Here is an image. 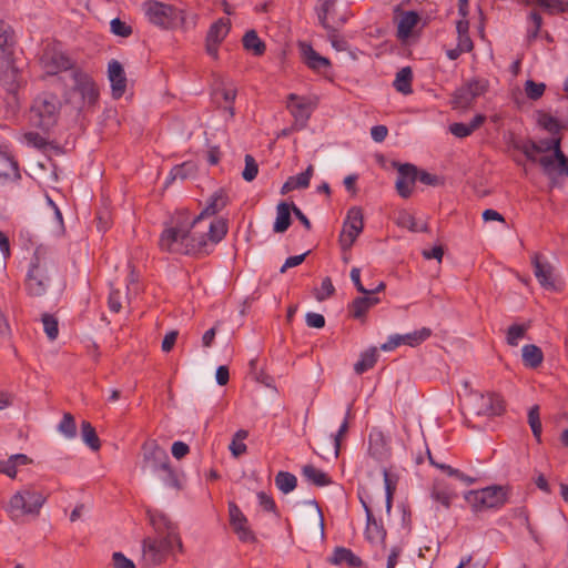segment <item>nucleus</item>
Instances as JSON below:
<instances>
[{
  "instance_id": "obj_1",
  "label": "nucleus",
  "mask_w": 568,
  "mask_h": 568,
  "mask_svg": "<svg viewBox=\"0 0 568 568\" xmlns=\"http://www.w3.org/2000/svg\"><path fill=\"white\" fill-rule=\"evenodd\" d=\"M186 213L179 214L172 226L163 230L159 245L162 251L186 255L207 254L204 235H197V229L193 227Z\"/></svg>"
},
{
  "instance_id": "obj_2",
  "label": "nucleus",
  "mask_w": 568,
  "mask_h": 568,
  "mask_svg": "<svg viewBox=\"0 0 568 568\" xmlns=\"http://www.w3.org/2000/svg\"><path fill=\"white\" fill-rule=\"evenodd\" d=\"M57 274V265L44 247H37L30 263L24 286L29 296H43Z\"/></svg>"
},
{
  "instance_id": "obj_3",
  "label": "nucleus",
  "mask_w": 568,
  "mask_h": 568,
  "mask_svg": "<svg viewBox=\"0 0 568 568\" xmlns=\"http://www.w3.org/2000/svg\"><path fill=\"white\" fill-rule=\"evenodd\" d=\"M61 100L52 92H42L38 94L30 106V121L42 130H49L58 123Z\"/></svg>"
},
{
  "instance_id": "obj_4",
  "label": "nucleus",
  "mask_w": 568,
  "mask_h": 568,
  "mask_svg": "<svg viewBox=\"0 0 568 568\" xmlns=\"http://www.w3.org/2000/svg\"><path fill=\"white\" fill-rule=\"evenodd\" d=\"M45 501L47 496L29 485L12 495L6 506V510L11 519L18 520L27 515L38 516Z\"/></svg>"
},
{
  "instance_id": "obj_5",
  "label": "nucleus",
  "mask_w": 568,
  "mask_h": 568,
  "mask_svg": "<svg viewBox=\"0 0 568 568\" xmlns=\"http://www.w3.org/2000/svg\"><path fill=\"white\" fill-rule=\"evenodd\" d=\"M508 486L493 485L478 490H470L465 495L466 501L474 511L501 508L509 498Z\"/></svg>"
},
{
  "instance_id": "obj_6",
  "label": "nucleus",
  "mask_w": 568,
  "mask_h": 568,
  "mask_svg": "<svg viewBox=\"0 0 568 568\" xmlns=\"http://www.w3.org/2000/svg\"><path fill=\"white\" fill-rule=\"evenodd\" d=\"M144 468L158 474L161 470L169 471V481L176 485V473L172 468L169 455L156 440H148L142 445Z\"/></svg>"
},
{
  "instance_id": "obj_7",
  "label": "nucleus",
  "mask_w": 568,
  "mask_h": 568,
  "mask_svg": "<svg viewBox=\"0 0 568 568\" xmlns=\"http://www.w3.org/2000/svg\"><path fill=\"white\" fill-rule=\"evenodd\" d=\"M143 10L148 20L163 29H172L182 20V12L169 3L149 0L143 3Z\"/></svg>"
},
{
  "instance_id": "obj_8",
  "label": "nucleus",
  "mask_w": 568,
  "mask_h": 568,
  "mask_svg": "<svg viewBox=\"0 0 568 568\" xmlns=\"http://www.w3.org/2000/svg\"><path fill=\"white\" fill-rule=\"evenodd\" d=\"M467 405L469 414L478 417L491 418L505 412L504 399L495 393H474L469 396Z\"/></svg>"
},
{
  "instance_id": "obj_9",
  "label": "nucleus",
  "mask_w": 568,
  "mask_h": 568,
  "mask_svg": "<svg viewBox=\"0 0 568 568\" xmlns=\"http://www.w3.org/2000/svg\"><path fill=\"white\" fill-rule=\"evenodd\" d=\"M0 84L14 99L18 92L27 84L22 71L17 65L14 53L0 60Z\"/></svg>"
},
{
  "instance_id": "obj_10",
  "label": "nucleus",
  "mask_w": 568,
  "mask_h": 568,
  "mask_svg": "<svg viewBox=\"0 0 568 568\" xmlns=\"http://www.w3.org/2000/svg\"><path fill=\"white\" fill-rule=\"evenodd\" d=\"M488 89L486 80L473 79L453 93L452 104L455 109H466Z\"/></svg>"
},
{
  "instance_id": "obj_11",
  "label": "nucleus",
  "mask_w": 568,
  "mask_h": 568,
  "mask_svg": "<svg viewBox=\"0 0 568 568\" xmlns=\"http://www.w3.org/2000/svg\"><path fill=\"white\" fill-rule=\"evenodd\" d=\"M286 108L291 115L294 118V125L298 129H303L313 110L316 108V102L306 97H301L295 93L287 95Z\"/></svg>"
},
{
  "instance_id": "obj_12",
  "label": "nucleus",
  "mask_w": 568,
  "mask_h": 568,
  "mask_svg": "<svg viewBox=\"0 0 568 568\" xmlns=\"http://www.w3.org/2000/svg\"><path fill=\"white\" fill-rule=\"evenodd\" d=\"M40 64L49 75H54L67 70L73 71L74 69L73 62L65 53L50 48L43 51L40 58Z\"/></svg>"
},
{
  "instance_id": "obj_13",
  "label": "nucleus",
  "mask_w": 568,
  "mask_h": 568,
  "mask_svg": "<svg viewBox=\"0 0 568 568\" xmlns=\"http://www.w3.org/2000/svg\"><path fill=\"white\" fill-rule=\"evenodd\" d=\"M71 75L74 91L81 94L84 102L93 105L99 98V91L92 78L79 69H73Z\"/></svg>"
},
{
  "instance_id": "obj_14",
  "label": "nucleus",
  "mask_w": 568,
  "mask_h": 568,
  "mask_svg": "<svg viewBox=\"0 0 568 568\" xmlns=\"http://www.w3.org/2000/svg\"><path fill=\"white\" fill-rule=\"evenodd\" d=\"M398 176L396 180V191L403 199H408L413 193V187L417 181V168L410 163L397 164Z\"/></svg>"
},
{
  "instance_id": "obj_15",
  "label": "nucleus",
  "mask_w": 568,
  "mask_h": 568,
  "mask_svg": "<svg viewBox=\"0 0 568 568\" xmlns=\"http://www.w3.org/2000/svg\"><path fill=\"white\" fill-rule=\"evenodd\" d=\"M229 515L230 524L239 539L244 542H254L256 538L247 525V518L235 503L229 504Z\"/></svg>"
},
{
  "instance_id": "obj_16",
  "label": "nucleus",
  "mask_w": 568,
  "mask_h": 568,
  "mask_svg": "<svg viewBox=\"0 0 568 568\" xmlns=\"http://www.w3.org/2000/svg\"><path fill=\"white\" fill-rule=\"evenodd\" d=\"M230 31V21L220 19L214 22L206 36V52L214 59H217L219 44L224 40Z\"/></svg>"
},
{
  "instance_id": "obj_17",
  "label": "nucleus",
  "mask_w": 568,
  "mask_h": 568,
  "mask_svg": "<svg viewBox=\"0 0 568 568\" xmlns=\"http://www.w3.org/2000/svg\"><path fill=\"white\" fill-rule=\"evenodd\" d=\"M359 499H361V503H362L363 508L366 514L365 536H366L367 540L373 544H377V542L385 544V539H386V535H387L386 529L384 528L382 523H378L376 520V518L374 517L373 511L369 508V506L367 505V503L363 498H359Z\"/></svg>"
},
{
  "instance_id": "obj_18",
  "label": "nucleus",
  "mask_w": 568,
  "mask_h": 568,
  "mask_svg": "<svg viewBox=\"0 0 568 568\" xmlns=\"http://www.w3.org/2000/svg\"><path fill=\"white\" fill-rule=\"evenodd\" d=\"M531 264L534 266V274L539 284L546 290H556L554 266L547 261H541V255L537 253L534 254Z\"/></svg>"
},
{
  "instance_id": "obj_19",
  "label": "nucleus",
  "mask_w": 568,
  "mask_h": 568,
  "mask_svg": "<svg viewBox=\"0 0 568 568\" xmlns=\"http://www.w3.org/2000/svg\"><path fill=\"white\" fill-rule=\"evenodd\" d=\"M230 202V197L224 190L216 191L211 197L206 207L199 216L192 220L193 227H200L203 223L204 216H212L222 211Z\"/></svg>"
},
{
  "instance_id": "obj_20",
  "label": "nucleus",
  "mask_w": 568,
  "mask_h": 568,
  "mask_svg": "<svg viewBox=\"0 0 568 568\" xmlns=\"http://www.w3.org/2000/svg\"><path fill=\"white\" fill-rule=\"evenodd\" d=\"M108 74L111 82L113 98H121L126 90V77L122 64L118 60L110 61L108 65Z\"/></svg>"
},
{
  "instance_id": "obj_21",
  "label": "nucleus",
  "mask_w": 568,
  "mask_h": 568,
  "mask_svg": "<svg viewBox=\"0 0 568 568\" xmlns=\"http://www.w3.org/2000/svg\"><path fill=\"white\" fill-rule=\"evenodd\" d=\"M227 233V224L224 219H216L211 221L209 224L202 223L197 229V235H204V240L212 242L213 244L219 243Z\"/></svg>"
},
{
  "instance_id": "obj_22",
  "label": "nucleus",
  "mask_w": 568,
  "mask_h": 568,
  "mask_svg": "<svg viewBox=\"0 0 568 568\" xmlns=\"http://www.w3.org/2000/svg\"><path fill=\"white\" fill-rule=\"evenodd\" d=\"M303 62L312 70L322 72L329 68L331 62L327 58L317 53L311 44L300 43Z\"/></svg>"
},
{
  "instance_id": "obj_23",
  "label": "nucleus",
  "mask_w": 568,
  "mask_h": 568,
  "mask_svg": "<svg viewBox=\"0 0 568 568\" xmlns=\"http://www.w3.org/2000/svg\"><path fill=\"white\" fill-rule=\"evenodd\" d=\"M165 555V551L156 539L148 538L143 540V560L148 566L161 564Z\"/></svg>"
},
{
  "instance_id": "obj_24",
  "label": "nucleus",
  "mask_w": 568,
  "mask_h": 568,
  "mask_svg": "<svg viewBox=\"0 0 568 568\" xmlns=\"http://www.w3.org/2000/svg\"><path fill=\"white\" fill-rule=\"evenodd\" d=\"M336 2L337 0H318L316 7L317 18L321 26L326 30H331V26L336 22Z\"/></svg>"
},
{
  "instance_id": "obj_25",
  "label": "nucleus",
  "mask_w": 568,
  "mask_h": 568,
  "mask_svg": "<svg viewBox=\"0 0 568 568\" xmlns=\"http://www.w3.org/2000/svg\"><path fill=\"white\" fill-rule=\"evenodd\" d=\"M486 121V116L484 114H477L473 118L470 123H462L456 122L449 125V132L455 135L456 138H467L474 131L479 129L484 122Z\"/></svg>"
},
{
  "instance_id": "obj_26",
  "label": "nucleus",
  "mask_w": 568,
  "mask_h": 568,
  "mask_svg": "<svg viewBox=\"0 0 568 568\" xmlns=\"http://www.w3.org/2000/svg\"><path fill=\"white\" fill-rule=\"evenodd\" d=\"M313 172V165L310 164L304 172L297 174L296 176H290L286 180V182L282 185L281 194H287L288 192L295 189L308 187Z\"/></svg>"
},
{
  "instance_id": "obj_27",
  "label": "nucleus",
  "mask_w": 568,
  "mask_h": 568,
  "mask_svg": "<svg viewBox=\"0 0 568 568\" xmlns=\"http://www.w3.org/2000/svg\"><path fill=\"white\" fill-rule=\"evenodd\" d=\"M379 303V298L373 295L356 297L348 307L351 316L354 318L365 317L368 310Z\"/></svg>"
},
{
  "instance_id": "obj_28",
  "label": "nucleus",
  "mask_w": 568,
  "mask_h": 568,
  "mask_svg": "<svg viewBox=\"0 0 568 568\" xmlns=\"http://www.w3.org/2000/svg\"><path fill=\"white\" fill-rule=\"evenodd\" d=\"M419 21V16L415 11L403 12L397 24V38L406 40L410 37L413 29Z\"/></svg>"
},
{
  "instance_id": "obj_29",
  "label": "nucleus",
  "mask_w": 568,
  "mask_h": 568,
  "mask_svg": "<svg viewBox=\"0 0 568 568\" xmlns=\"http://www.w3.org/2000/svg\"><path fill=\"white\" fill-rule=\"evenodd\" d=\"M14 53L13 32L8 23L0 20V60Z\"/></svg>"
},
{
  "instance_id": "obj_30",
  "label": "nucleus",
  "mask_w": 568,
  "mask_h": 568,
  "mask_svg": "<svg viewBox=\"0 0 568 568\" xmlns=\"http://www.w3.org/2000/svg\"><path fill=\"white\" fill-rule=\"evenodd\" d=\"M329 562L333 565L346 564L349 567H361L363 564L358 556L345 547H336L333 551V556L329 559Z\"/></svg>"
},
{
  "instance_id": "obj_31",
  "label": "nucleus",
  "mask_w": 568,
  "mask_h": 568,
  "mask_svg": "<svg viewBox=\"0 0 568 568\" xmlns=\"http://www.w3.org/2000/svg\"><path fill=\"white\" fill-rule=\"evenodd\" d=\"M292 204L280 202L276 206V220L273 225L275 233L285 232L291 225Z\"/></svg>"
},
{
  "instance_id": "obj_32",
  "label": "nucleus",
  "mask_w": 568,
  "mask_h": 568,
  "mask_svg": "<svg viewBox=\"0 0 568 568\" xmlns=\"http://www.w3.org/2000/svg\"><path fill=\"white\" fill-rule=\"evenodd\" d=\"M165 525H166V529H168L166 535H165V537H163L162 539H160L158 541L161 544L165 554L173 551L174 547H178L179 551L182 552L183 545H182L180 535L176 531L175 526L170 521L165 523Z\"/></svg>"
},
{
  "instance_id": "obj_33",
  "label": "nucleus",
  "mask_w": 568,
  "mask_h": 568,
  "mask_svg": "<svg viewBox=\"0 0 568 568\" xmlns=\"http://www.w3.org/2000/svg\"><path fill=\"white\" fill-rule=\"evenodd\" d=\"M521 357L526 367L537 368L544 361V353L537 345L528 344L523 347Z\"/></svg>"
},
{
  "instance_id": "obj_34",
  "label": "nucleus",
  "mask_w": 568,
  "mask_h": 568,
  "mask_svg": "<svg viewBox=\"0 0 568 568\" xmlns=\"http://www.w3.org/2000/svg\"><path fill=\"white\" fill-rule=\"evenodd\" d=\"M456 496V493L453 489H450L445 483L437 480L434 484L432 497L434 500L443 505L445 508L448 509L450 507L452 500Z\"/></svg>"
},
{
  "instance_id": "obj_35",
  "label": "nucleus",
  "mask_w": 568,
  "mask_h": 568,
  "mask_svg": "<svg viewBox=\"0 0 568 568\" xmlns=\"http://www.w3.org/2000/svg\"><path fill=\"white\" fill-rule=\"evenodd\" d=\"M302 475L308 483L317 487H323L332 484L329 476L323 470L317 469L313 465H305L302 468Z\"/></svg>"
},
{
  "instance_id": "obj_36",
  "label": "nucleus",
  "mask_w": 568,
  "mask_h": 568,
  "mask_svg": "<svg viewBox=\"0 0 568 568\" xmlns=\"http://www.w3.org/2000/svg\"><path fill=\"white\" fill-rule=\"evenodd\" d=\"M242 42L244 49L251 51L256 57L263 55L266 50L265 43L258 38L255 30L246 31Z\"/></svg>"
},
{
  "instance_id": "obj_37",
  "label": "nucleus",
  "mask_w": 568,
  "mask_h": 568,
  "mask_svg": "<svg viewBox=\"0 0 568 568\" xmlns=\"http://www.w3.org/2000/svg\"><path fill=\"white\" fill-rule=\"evenodd\" d=\"M378 358L376 347H372L365 352H363L359 356V359L354 364V371L357 375H362L365 372L372 369Z\"/></svg>"
},
{
  "instance_id": "obj_38",
  "label": "nucleus",
  "mask_w": 568,
  "mask_h": 568,
  "mask_svg": "<svg viewBox=\"0 0 568 568\" xmlns=\"http://www.w3.org/2000/svg\"><path fill=\"white\" fill-rule=\"evenodd\" d=\"M513 148L523 152L527 160L532 163L538 162L537 154L542 152V148L532 140L513 141Z\"/></svg>"
},
{
  "instance_id": "obj_39",
  "label": "nucleus",
  "mask_w": 568,
  "mask_h": 568,
  "mask_svg": "<svg viewBox=\"0 0 568 568\" xmlns=\"http://www.w3.org/2000/svg\"><path fill=\"white\" fill-rule=\"evenodd\" d=\"M413 72L409 67L402 68L397 73L394 81L395 89L403 93L409 94L412 90Z\"/></svg>"
},
{
  "instance_id": "obj_40",
  "label": "nucleus",
  "mask_w": 568,
  "mask_h": 568,
  "mask_svg": "<svg viewBox=\"0 0 568 568\" xmlns=\"http://www.w3.org/2000/svg\"><path fill=\"white\" fill-rule=\"evenodd\" d=\"M554 153H555L554 156H541L538 160V163L544 169L545 173L548 175L551 173V170L555 169V164L557 162H560V160H568L565 156V154L562 153V151L560 150V140L559 139H556L554 141Z\"/></svg>"
},
{
  "instance_id": "obj_41",
  "label": "nucleus",
  "mask_w": 568,
  "mask_h": 568,
  "mask_svg": "<svg viewBox=\"0 0 568 568\" xmlns=\"http://www.w3.org/2000/svg\"><path fill=\"white\" fill-rule=\"evenodd\" d=\"M215 95H221L227 105L225 106V110L230 113L231 116L234 115V108L233 102L236 98L237 90L233 84H225L221 82L216 89H215Z\"/></svg>"
},
{
  "instance_id": "obj_42",
  "label": "nucleus",
  "mask_w": 568,
  "mask_h": 568,
  "mask_svg": "<svg viewBox=\"0 0 568 568\" xmlns=\"http://www.w3.org/2000/svg\"><path fill=\"white\" fill-rule=\"evenodd\" d=\"M81 436L83 442L94 452L99 450L101 447L100 439L95 432V428L88 420H83L81 423Z\"/></svg>"
},
{
  "instance_id": "obj_43",
  "label": "nucleus",
  "mask_w": 568,
  "mask_h": 568,
  "mask_svg": "<svg viewBox=\"0 0 568 568\" xmlns=\"http://www.w3.org/2000/svg\"><path fill=\"white\" fill-rule=\"evenodd\" d=\"M385 493H386V511L389 514L393 505V497L397 487L398 477L390 474L386 468L383 469Z\"/></svg>"
},
{
  "instance_id": "obj_44",
  "label": "nucleus",
  "mask_w": 568,
  "mask_h": 568,
  "mask_svg": "<svg viewBox=\"0 0 568 568\" xmlns=\"http://www.w3.org/2000/svg\"><path fill=\"white\" fill-rule=\"evenodd\" d=\"M275 485L283 494H288L296 488L297 478L288 471H278L275 476Z\"/></svg>"
},
{
  "instance_id": "obj_45",
  "label": "nucleus",
  "mask_w": 568,
  "mask_h": 568,
  "mask_svg": "<svg viewBox=\"0 0 568 568\" xmlns=\"http://www.w3.org/2000/svg\"><path fill=\"white\" fill-rule=\"evenodd\" d=\"M530 328V323L524 324H513L508 327L506 334L507 344L510 346H517L519 339L524 338L528 329Z\"/></svg>"
},
{
  "instance_id": "obj_46",
  "label": "nucleus",
  "mask_w": 568,
  "mask_h": 568,
  "mask_svg": "<svg viewBox=\"0 0 568 568\" xmlns=\"http://www.w3.org/2000/svg\"><path fill=\"white\" fill-rule=\"evenodd\" d=\"M432 335V329L428 327H423L420 329L414 331L412 333H407L402 335L404 345H408L410 347H415L420 345Z\"/></svg>"
},
{
  "instance_id": "obj_47",
  "label": "nucleus",
  "mask_w": 568,
  "mask_h": 568,
  "mask_svg": "<svg viewBox=\"0 0 568 568\" xmlns=\"http://www.w3.org/2000/svg\"><path fill=\"white\" fill-rule=\"evenodd\" d=\"M247 436L248 432L245 429H240L234 434L229 448L235 458L242 456L246 452L247 447L244 440L247 438Z\"/></svg>"
},
{
  "instance_id": "obj_48",
  "label": "nucleus",
  "mask_w": 568,
  "mask_h": 568,
  "mask_svg": "<svg viewBox=\"0 0 568 568\" xmlns=\"http://www.w3.org/2000/svg\"><path fill=\"white\" fill-rule=\"evenodd\" d=\"M344 225L353 229L354 231L363 232L364 217L362 210L357 206L349 209Z\"/></svg>"
},
{
  "instance_id": "obj_49",
  "label": "nucleus",
  "mask_w": 568,
  "mask_h": 568,
  "mask_svg": "<svg viewBox=\"0 0 568 568\" xmlns=\"http://www.w3.org/2000/svg\"><path fill=\"white\" fill-rule=\"evenodd\" d=\"M0 162L4 165L3 169H0V178H10L13 175V178L20 179L18 162L12 156L2 154Z\"/></svg>"
},
{
  "instance_id": "obj_50",
  "label": "nucleus",
  "mask_w": 568,
  "mask_h": 568,
  "mask_svg": "<svg viewBox=\"0 0 568 568\" xmlns=\"http://www.w3.org/2000/svg\"><path fill=\"white\" fill-rule=\"evenodd\" d=\"M194 171V165L191 164V163H182L180 165H175L168 179H166V182H165V185L168 186L169 184H171L173 181L180 179V180H185L187 176H190Z\"/></svg>"
},
{
  "instance_id": "obj_51",
  "label": "nucleus",
  "mask_w": 568,
  "mask_h": 568,
  "mask_svg": "<svg viewBox=\"0 0 568 568\" xmlns=\"http://www.w3.org/2000/svg\"><path fill=\"white\" fill-rule=\"evenodd\" d=\"M528 423L530 425L534 437L537 439L538 443H540L542 427L538 405H534L532 407H530L528 412Z\"/></svg>"
},
{
  "instance_id": "obj_52",
  "label": "nucleus",
  "mask_w": 568,
  "mask_h": 568,
  "mask_svg": "<svg viewBox=\"0 0 568 568\" xmlns=\"http://www.w3.org/2000/svg\"><path fill=\"white\" fill-rule=\"evenodd\" d=\"M351 280L354 283L356 290L364 295H374L377 292H381L385 288V283L381 282L376 288L367 290L363 286L361 282V270L358 267H353L351 271Z\"/></svg>"
},
{
  "instance_id": "obj_53",
  "label": "nucleus",
  "mask_w": 568,
  "mask_h": 568,
  "mask_svg": "<svg viewBox=\"0 0 568 568\" xmlns=\"http://www.w3.org/2000/svg\"><path fill=\"white\" fill-rule=\"evenodd\" d=\"M369 454L375 458H383L386 454L385 442L381 433L371 435L369 437Z\"/></svg>"
},
{
  "instance_id": "obj_54",
  "label": "nucleus",
  "mask_w": 568,
  "mask_h": 568,
  "mask_svg": "<svg viewBox=\"0 0 568 568\" xmlns=\"http://www.w3.org/2000/svg\"><path fill=\"white\" fill-rule=\"evenodd\" d=\"M42 324L48 338L54 341L59 335L58 320L53 315L45 313L42 315Z\"/></svg>"
},
{
  "instance_id": "obj_55",
  "label": "nucleus",
  "mask_w": 568,
  "mask_h": 568,
  "mask_svg": "<svg viewBox=\"0 0 568 568\" xmlns=\"http://www.w3.org/2000/svg\"><path fill=\"white\" fill-rule=\"evenodd\" d=\"M361 233V231H354L353 229L343 225V230L339 234V244L342 250L348 251Z\"/></svg>"
},
{
  "instance_id": "obj_56",
  "label": "nucleus",
  "mask_w": 568,
  "mask_h": 568,
  "mask_svg": "<svg viewBox=\"0 0 568 568\" xmlns=\"http://www.w3.org/2000/svg\"><path fill=\"white\" fill-rule=\"evenodd\" d=\"M59 430L68 438H73L77 435L75 420L72 414L65 413L59 424Z\"/></svg>"
},
{
  "instance_id": "obj_57",
  "label": "nucleus",
  "mask_w": 568,
  "mask_h": 568,
  "mask_svg": "<svg viewBox=\"0 0 568 568\" xmlns=\"http://www.w3.org/2000/svg\"><path fill=\"white\" fill-rule=\"evenodd\" d=\"M258 173V165L255 159L251 154L245 155V168L242 172V176L245 181H253Z\"/></svg>"
},
{
  "instance_id": "obj_58",
  "label": "nucleus",
  "mask_w": 568,
  "mask_h": 568,
  "mask_svg": "<svg viewBox=\"0 0 568 568\" xmlns=\"http://www.w3.org/2000/svg\"><path fill=\"white\" fill-rule=\"evenodd\" d=\"M545 90L546 85L544 83H537L532 80H527L525 83V92L530 100H538L541 98Z\"/></svg>"
},
{
  "instance_id": "obj_59",
  "label": "nucleus",
  "mask_w": 568,
  "mask_h": 568,
  "mask_svg": "<svg viewBox=\"0 0 568 568\" xmlns=\"http://www.w3.org/2000/svg\"><path fill=\"white\" fill-rule=\"evenodd\" d=\"M538 123L540 126H542L550 133H557L560 129L559 121L548 113H540L538 118Z\"/></svg>"
},
{
  "instance_id": "obj_60",
  "label": "nucleus",
  "mask_w": 568,
  "mask_h": 568,
  "mask_svg": "<svg viewBox=\"0 0 568 568\" xmlns=\"http://www.w3.org/2000/svg\"><path fill=\"white\" fill-rule=\"evenodd\" d=\"M110 27L113 34L122 38H126L132 33V28L119 18L111 20Z\"/></svg>"
},
{
  "instance_id": "obj_61",
  "label": "nucleus",
  "mask_w": 568,
  "mask_h": 568,
  "mask_svg": "<svg viewBox=\"0 0 568 568\" xmlns=\"http://www.w3.org/2000/svg\"><path fill=\"white\" fill-rule=\"evenodd\" d=\"M335 293V287L329 277H325L322 281L321 290L316 291L315 297L317 301L322 302L328 297H331Z\"/></svg>"
},
{
  "instance_id": "obj_62",
  "label": "nucleus",
  "mask_w": 568,
  "mask_h": 568,
  "mask_svg": "<svg viewBox=\"0 0 568 568\" xmlns=\"http://www.w3.org/2000/svg\"><path fill=\"white\" fill-rule=\"evenodd\" d=\"M23 138L28 144L39 150H44L48 145V141L45 140V138H43L41 134L37 132H27L24 133Z\"/></svg>"
},
{
  "instance_id": "obj_63",
  "label": "nucleus",
  "mask_w": 568,
  "mask_h": 568,
  "mask_svg": "<svg viewBox=\"0 0 568 568\" xmlns=\"http://www.w3.org/2000/svg\"><path fill=\"white\" fill-rule=\"evenodd\" d=\"M397 224L410 231H416L415 217L407 211H400L397 215Z\"/></svg>"
},
{
  "instance_id": "obj_64",
  "label": "nucleus",
  "mask_w": 568,
  "mask_h": 568,
  "mask_svg": "<svg viewBox=\"0 0 568 568\" xmlns=\"http://www.w3.org/2000/svg\"><path fill=\"white\" fill-rule=\"evenodd\" d=\"M114 568H135L134 562L122 552H114L112 556Z\"/></svg>"
}]
</instances>
